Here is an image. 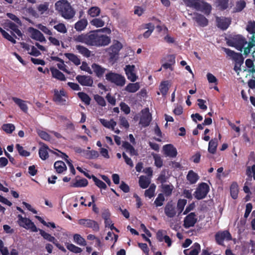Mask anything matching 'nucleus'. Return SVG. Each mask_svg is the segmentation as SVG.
Segmentation results:
<instances>
[{
  "instance_id": "obj_1",
  "label": "nucleus",
  "mask_w": 255,
  "mask_h": 255,
  "mask_svg": "<svg viewBox=\"0 0 255 255\" xmlns=\"http://www.w3.org/2000/svg\"><path fill=\"white\" fill-rule=\"evenodd\" d=\"M75 42L85 43L88 46L102 47L109 45L111 38L107 35L101 34L98 30H93L87 33L75 35L73 37Z\"/></svg>"
},
{
  "instance_id": "obj_2",
  "label": "nucleus",
  "mask_w": 255,
  "mask_h": 255,
  "mask_svg": "<svg viewBox=\"0 0 255 255\" xmlns=\"http://www.w3.org/2000/svg\"><path fill=\"white\" fill-rule=\"evenodd\" d=\"M55 9L62 17L70 19L75 15V11L67 0H59L55 3Z\"/></svg>"
},
{
  "instance_id": "obj_3",
  "label": "nucleus",
  "mask_w": 255,
  "mask_h": 255,
  "mask_svg": "<svg viewBox=\"0 0 255 255\" xmlns=\"http://www.w3.org/2000/svg\"><path fill=\"white\" fill-rule=\"evenodd\" d=\"M185 5L197 11L209 15L212 11V6L204 0H183Z\"/></svg>"
},
{
  "instance_id": "obj_4",
  "label": "nucleus",
  "mask_w": 255,
  "mask_h": 255,
  "mask_svg": "<svg viewBox=\"0 0 255 255\" xmlns=\"http://www.w3.org/2000/svg\"><path fill=\"white\" fill-rule=\"evenodd\" d=\"M123 44L118 41L114 40L113 44L106 48L107 56L110 62L114 63L119 59L120 51L123 48Z\"/></svg>"
},
{
  "instance_id": "obj_5",
  "label": "nucleus",
  "mask_w": 255,
  "mask_h": 255,
  "mask_svg": "<svg viewBox=\"0 0 255 255\" xmlns=\"http://www.w3.org/2000/svg\"><path fill=\"white\" fill-rule=\"evenodd\" d=\"M247 43L246 37L240 34L231 36L227 41L228 45L234 47L240 51H243L245 45Z\"/></svg>"
},
{
  "instance_id": "obj_6",
  "label": "nucleus",
  "mask_w": 255,
  "mask_h": 255,
  "mask_svg": "<svg viewBox=\"0 0 255 255\" xmlns=\"http://www.w3.org/2000/svg\"><path fill=\"white\" fill-rule=\"evenodd\" d=\"M106 79L118 86H123L126 82L124 76L119 73L110 72L106 75Z\"/></svg>"
},
{
  "instance_id": "obj_7",
  "label": "nucleus",
  "mask_w": 255,
  "mask_h": 255,
  "mask_svg": "<svg viewBox=\"0 0 255 255\" xmlns=\"http://www.w3.org/2000/svg\"><path fill=\"white\" fill-rule=\"evenodd\" d=\"M210 187L207 183L202 182L198 184V187L194 193V197L197 200H201L206 197L209 192Z\"/></svg>"
},
{
  "instance_id": "obj_8",
  "label": "nucleus",
  "mask_w": 255,
  "mask_h": 255,
  "mask_svg": "<svg viewBox=\"0 0 255 255\" xmlns=\"http://www.w3.org/2000/svg\"><path fill=\"white\" fill-rule=\"evenodd\" d=\"M17 218L19 221V226L22 227L26 229H30L31 231L36 233L38 231V229L31 220L26 217H23L21 215H18Z\"/></svg>"
},
{
  "instance_id": "obj_9",
  "label": "nucleus",
  "mask_w": 255,
  "mask_h": 255,
  "mask_svg": "<svg viewBox=\"0 0 255 255\" xmlns=\"http://www.w3.org/2000/svg\"><path fill=\"white\" fill-rule=\"evenodd\" d=\"M215 239L218 245L224 246V241L232 240V236L228 230L219 231L215 234Z\"/></svg>"
},
{
  "instance_id": "obj_10",
  "label": "nucleus",
  "mask_w": 255,
  "mask_h": 255,
  "mask_svg": "<svg viewBox=\"0 0 255 255\" xmlns=\"http://www.w3.org/2000/svg\"><path fill=\"white\" fill-rule=\"evenodd\" d=\"M224 51L230 57L232 58L239 65L238 69L241 67L244 62V58L241 53H236L234 50L227 48H223Z\"/></svg>"
},
{
  "instance_id": "obj_11",
  "label": "nucleus",
  "mask_w": 255,
  "mask_h": 255,
  "mask_svg": "<svg viewBox=\"0 0 255 255\" xmlns=\"http://www.w3.org/2000/svg\"><path fill=\"white\" fill-rule=\"evenodd\" d=\"M78 223L85 228L92 229L95 232H98L100 230L98 223L95 220H92V219H80L78 221Z\"/></svg>"
},
{
  "instance_id": "obj_12",
  "label": "nucleus",
  "mask_w": 255,
  "mask_h": 255,
  "mask_svg": "<svg viewBox=\"0 0 255 255\" xmlns=\"http://www.w3.org/2000/svg\"><path fill=\"white\" fill-rule=\"evenodd\" d=\"M215 19L216 26L218 28H220L223 31L226 30L232 23V18L231 17L216 16Z\"/></svg>"
},
{
  "instance_id": "obj_13",
  "label": "nucleus",
  "mask_w": 255,
  "mask_h": 255,
  "mask_svg": "<svg viewBox=\"0 0 255 255\" xmlns=\"http://www.w3.org/2000/svg\"><path fill=\"white\" fill-rule=\"evenodd\" d=\"M139 124L144 128L147 127L149 126L152 120V116L149 113V109L146 108L142 109Z\"/></svg>"
},
{
  "instance_id": "obj_14",
  "label": "nucleus",
  "mask_w": 255,
  "mask_h": 255,
  "mask_svg": "<svg viewBox=\"0 0 255 255\" xmlns=\"http://www.w3.org/2000/svg\"><path fill=\"white\" fill-rule=\"evenodd\" d=\"M124 70L128 79L130 82H134L137 80L138 77L135 73V67L134 65H126Z\"/></svg>"
},
{
  "instance_id": "obj_15",
  "label": "nucleus",
  "mask_w": 255,
  "mask_h": 255,
  "mask_svg": "<svg viewBox=\"0 0 255 255\" xmlns=\"http://www.w3.org/2000/svg\"><path fill=\"white\" fill-rule=\"evenodd\" d=\"M164 214L168 218H173L177 214L176 206L172 201L168 202L164 206Z\"/></svg>"
},
{
  "instance_id": "obj_16",
  "label": "nucleus",
  "mask_w": 255,
  "mask_h": 255,
  "mask_svg": "<svg viewBox=\"0 0 255 255\" xmlns=\"http://www.w3.org/2000/svg\"><path fill=\"white\" fill-rule=\"evenodd\" d=\"M195 213H190L186 216L184 219L183 226L186 229L194 226L197 222V218L196 217Z\"/></svg>"
},
{
  "instance_id": "obj_17",
  "label": "nucleus",
  "mask_w": 255,
  "mask_h": 255,
  "mask_svg": "<svg viewBox=\"0 0 255 255\" xmlns=\"http://www.w3.org/2000/svg\"><path fill=\"white\" fill-rule=\"evenodd\" d=\"M193 20L197 22V23L202 27L207 26L209 23V20L205 16L198 12H194Z\"/></svg>"
},
{
  "instance_id": "obj_18",
  "label": "nucleus",
  "mask_w": 255,
  "mask_h": 255,
  "mask_svg": "<svg viewBox=\"0 0 255 255\" xmlns=\"http://www.w3.org/2000/svg\"><path fill=\"white\" fill-rule=\"evenodd\" d=\"M76 79L83 86H92L94 82L90 76L78 75L76 76Z\"/></svg>"
},
{
  "instance_id": "obj_19",
  "label": "nucleus",
  "mask_w": 255,
  "mask_h": 255,
  "mask_svg": "<svg viewBox=\"0 0 255 255\" xmlns=\"http://www.w3.org/2000/svg\"><path fill=\"white\" fill-rule=\"evenodd\" d=\"M29 32L31 33L30 37L34 39L37 40L40 42H46V40L43 34L38 30L35 29V28H29Z\"/></svg>"
},
{
  "instance_id": "obj_20",
  "label": "nucleus",
  "mask_w": 255,
  "mask_h": 255,
  "mask_svg": "<svg viewBox=\"0 0 255 255\" xmlns=\"http://www.w3.org/2000/svg\"><path fill=\"white\" fill-rule=\"evenodd\" d=\"M62 96H65V93L63 89L59 92L57 90H55L53 97V101L62 105H65L66 100L63 99Z\"/></svg>"
},
{
  "instance_id": "obj_21",
  "label": "nucleus",
  "mask_w": 255,
  "mask_h": 255,
  "mask_svg": "<svg viewBox=\"0 0 255 255\" xmlns=\"http://www.w3.org/2000/svg\"><path fill=\"white\" fill-rule=\"evenodd\" d=\"M200 251V246L199 243L196 242L193 244L189 249H185L183 253L185 255H198Z\"/></svg>"
},
{
  "instance_id": "obj_22",
  "label": "nucleus",
  "mask_w": 255,
  "mask_h": 255,
  "mask_svg": "<svg viewBox=\"0 0 255 255\" xmlns=\"http://www.w3.org/2000/svg\"><path fill=\"white\" fill-rule=\"evenodd\" d=\"M163 149L164 150V153L168 156L175 157L177 155V149L175 147L171 144L164 145Z\"/></svg>"
},
{
  "instance_id": "obj_23",
  "label": "nucleus",
  "mask_w": 255,
  "mask_h": 255,
  "mask_svg": "<svg viewBox=\"0 0 255 255\" xmlns=\"http://www.w3.org/2000/svg\"><path fill=\"white\" fill-rule=\"evenodd\" d=\"M6 26L9 27L10 29H11L12 31L11 32V34L15 37L17 38L15 33H16L18 36L21 37L22 36V33L19 29L18 28V26L15 24V23L8 20L6 23Z\"/></svg>"
},
{
  "instance_id": "obj_24",
  "label": "nucleus",
  "mask_w": 255,
  "mask_h": 255,
  "mask_svg": "<svg viewBox=\"0 0 255 255\" xmlns=\"http://www.w3.org/2000/svg\"><path fill=\"white\" fill-rule=\"evenodd\" d=\"M50 70L53 78L61 81H65L66 80L64 74L59 70L54 67H51Z\"/></svg>"
},
{
  "instance_id": "obj_25",
  "label": "nucleus",
  "mask_w": 255,
  "mask_h": 255,
  "mask_svg": "<svg viewBox=\"0 0 255 255\" xmlns=\"http://www.w3.org/2000/svg\"><path fill=\"white\" fill-rule=\"evenodd\" d=\"M12 99L15 104L17 105L23 112L25 113L27 112L28 107L27 105L25 104V101L15 97H12Z\"/></svg>"
},
{
  "instance_id": "obj_26",
  "label": "nucleus",
  "mask_w": 255,
  "mask_h": 255,
  "mask_svg": "<svg viewBox=\"0 0 255 255\" xmlns=\"http://www.w3.org/2000/svg\"><path fill=\"white\" fill-rule=\"evenodd\" d=\"M99 121L104 127L108 128H111L113 130L115 129V128L117 126V122L113 119H111L109 121L104 119H100Z\"/></svg>"
},
{
  "instance_id": "obj_27",
  "label": "nucleus",
  "mask_w": 255,
  "mask_h": 255,
  "mask_svg": "<svg viewBox=\"0 0 255 255\" xmlns=\"http://www.w3.org/2000/svg\"><path fill=\"white\" fill-rule=\"evenodd\" d=\"M92 68L94 72L96 73V75L98 78H101L105 73L106 69L101 67L96 63H93Z\"/></svg>"
},
{
  "instance_id": "obj_28",
  "label": "nucleus",
  "mask_w": 255,
  "mask_h": 255,
  "mask_svg": "<svg viewBox=\"0 0 255 255\" xmlns=\"http://www.w3.org/2000/svg\"><path fill=\"white\" fill-rule=\"evenodd\" d=\"M88 24V21L86 19H82L74 24V28L76 31H81L84 30Z\"/></svg>"
},
{
  "instance_id": "obj_29",
  "label": "nucleus",
  "mask_w": 255,
  "mask_h": 255,
  "mask_svg": "<svg viewBox=\"0 0 255 255\" xmlns=\"http://www.w3.org/2000/svg\"><path fill=\"white\" fill-rule=\"evenodd\" d=\"M48 146L45 144H43V145L40 147L38 151L39 156L42 160H45L49 157V154L48 152Z\"/></svg>"
},
{
  "instance_id": "obj_30",
  "label": "nucleus",
  "mask_w": 255,
  "mask_h": 255,
  "mask_svg": "<svg viewBox=\"0 0 255 255\" xmlns=\"http://www.w3.org/2000/svg\"><path fill=\"white\" fill-rule=\"evenodd\" d=\"M75 48L78 50V52L84 57L89 58L91 56V51L85 46L77 45L75 46Z\"/></svg>"
},
{
  "instance_id": "obj_31",
  "label": "nucleus",
  "mask_w": 255,
  "mask_h": 255,
  "mask_svg": "<svg viewBox=\"0 0 255 255\" xmlns=\"http://www.w3.org/2000/svg\"><path fill=\"white\" fill-rule=\"evenodd\" d=\"M88 184V180L85 178L76 179L74 182H72L70 187L74 188L85 187Z\"/></svg>"
},
{
  "instance_id": "obj_32",
  "label": "nucleus",
  "mask_w": 255,
  "mask_h": 255,
  "mask_svg": "<svg viewBox=\"0 0 255 255\" xmlns=\"http://www.w3.org/2000/svg\"><path fill=\"white\" fill-rule=\"evenodd\" d=\"M186 178L190 184H194L198 180L199 175L193 170H190Z\"/></svg>"
},
{
  "instance_id": "obj_33",
  "label": "nucleus",
  "mask_w": 255,
  "mask_h": 255,
  "mask_svg": "<svg viewBox=\"0 0 255 255\" xmlns=\"http://www.w3.org/2000/svg\"><path fill=\"white\" fill-rule=\"evenodd\" d=\"M140 88L138 82L129 83L125 87V90L129 93H135Z\"/></svg>"
},
{
  "instance_id": "obj_34",
  "label": "nucleus",
  "mask_w": 255,
  "mask_h": 255,
  "mask_svg": "<svg viewBox=\"0 0 255 255\" xmlns=\"http://www.w3.org/2000/svg\"><path fill=\"white\" fill-rule=\"evenodd\" d=\"M170 82L168 81H164L161 82L159 85V90L163 97H165L168 90Z\"/></svg>"
},
{
  "instance_id": "obj_35",
  "label": "nucleus",
  "mask_w": 255,
  "mask_h": 255,
  "mask_svg": "<svg viewBox=\"0 0 255 255\" xmlns=\"http://www.w3.org/2000/svg\"><path fill=\"white\" fill-rule=\"evenodd\" d=\"M54 167L56 169V171L60 174L63 173L64 171L67 169V167L64 162L61 161V160H58L55 162Z\"/></svg>"
},
{
  "instance_id": "obj_36",
  "label": "nucleus",
  "mask_w": 255,
  "mask_h": 255,
  "mask_svg": "<svg viewBox=\"0 0 255 255\" xmlns=\"http://www.w3.org/2000/svg\"><path fill=\"white\" fill-rule=\"evenodd\" d=\"M218 140L217 138L212 139L210 140L208 146V151L210 153L214 154L217 150Z\"/></svg>"
},
{
  "instance_id": "obj_37",
  "label": "nucleus",
  "mask_w": 255,
  "mask_h": 255,
  "mask_svg": "<svg viewBox=\"0 0 255 255\" xmlns=\"http://www.w3.org/2000/svg\"><path fill=\"white\" fill-rule=\"evenodd\" d=\"M229 0H216V6L219 9L223 11L228 8Z\"/></svg>"
},
{
  "instance_id": "obj_38",
  "label": "nucleus",
  "mask_w": 255,
  "mask_h": 255,
  "mask_svg": "<svg viewBox=\"0 0 255 255\" xmlns=\"http://www.w3.org/2000/svg\"><path fill=\"white\" fill-rule=\"evenodd\" d=\"M162 190L166 197H169L172 194L174 187L172 184H162Z\"/></svg>"
},
{
  "instance_id": "obj_39",
  "label": "nucleus",
  "mask_w": 255,
  "mask_h": 255,
  "mask_svg": "<svg viewBox=\"0 0 255 255\" xmlns=\"http://www.w3.org/2000/svg\"><path fill=\"white\" fill-rule=\"evenodd\" d=\"M246 3L244 0H240L236 3V6L233 8V12H238L242 11L246 7Z\"/></svg>"
},
{
  "instance_id": "obj_40",
  "label": "nucleus",
  "mask_w": 255,
  "mask_h": 255,
  "mask_svg": "<svg viewBox=\"0 0 255 255\" xmlns=\"http://www.w3.org/2000/svg\"><path fill=\"white\" fill-rule=\"evenodd\" d=\"M65 56L69 60L72 61L75 65L78 66L81 63L80 59L75 55L73 53H65Z\"/></svg>"
},
{
  "instance_id": "obj_41",
  "label": "nucleus",
  "mask_w": 255,
  "mask_h": 255,
  "mask_svg": "<svg viewBox=\"0 0 255 255\" xmlns=\"http://www.w3.org/2000/svg\"><path fill=\"white\" fill-rule=\"evenodd\" d=\"M79 98L86 105H89L91 103V98L85 92H79L77 94Z\"/></svg>"
},
{
  "instance_id": "obj_42",
  "label": "nucleus",
  "mask_w": 255,
  "mask_h": 255,
  "mask_svg": "<svg viewBox=\"0 0 255 255\" xmlns=\"http://www.w3.org/2000/svg\"><path fill=\"white\" fill-rule=\"evenodd\" d=\"M230 192L231 197L233 199H236L238 198L239 190L236 183L232 184L230 187Z\"/></svg>"
},
{
  "instance_id": "obj_43",
  "label": "nucleus",
  "mask_w": 255,
  "mask_h": 255,
  "mask_svg": "<svg viewBox=\"0 0 255 255\" xmlns=\"http://www.w3.org/2000/svg\"><path fill=\"white\" fill-rule=\"evenodd\" d=\"M73 240L74 242L80 246H85L86 245L85 240L80 235L75 234L73 236Z\"/></svg>"
},
{
  "instance_id": "obj_44",
  "label": "nucleus",
  "mask_w": 255,
  "mask_h": 255,
  "mask_svg": "<svg viewBox=\"0 0 255 255\" xmlns=\"http://www.w3.org/2000/svg\"><path fill=\"white\" fill-rule=\"evenodd\" d=\"M150 182L146 177L141 176L139 179V184L142 189H146L149 186Z\"/></svg>"
},
{
  "instance_id": "obj_45",
  "label": "nucleus",
  "mask_w": 255,
  "mask_h": 255,
  "mask_svg": "<svg viewBox=\"0 0 255 255\" xmlns=\"http://www.w3.org/2000/svg\"><path fill=\"white\" fill-rule=\"evenodd\" d=\"M39 231V234L45 240L50 241L53 243L54 241H55V238L50 235V234L47 233L45 231L42 229H38Z\"/></svg>"
},
{
  "instance_id": "obj_46",
  "label": "nucleus",
  "mask_w": 255,
  "mask_h": 255,
  "mask_svg": "<svg viewBox=\"0 0 255 255\" xmlns=\"http://www.w3.org/2000/svg\"><path fill=\"white\" fill-rule=\"evenodd\" d=\"M92 179L95 183V185L98 188L106 190L107 188V184L101 180L97 178L96 176H92Z\"/></svg>"
},
{
  "instance_id": "obj_47",
  "label": "nucleus",
  "mask_w": 255,
  "mask_h": 255,
  "mask_svg": "<svg viewBox=\"0 0 255 255\" xmlns=\"http://www.w3.org/2000/svg\"><path fill=\"white\" fill-rule=\"evenodd\" d=\"M100 8L97 6L92 7L88 10V14L92 17H96L100 14Z\"/></svg>"
},
{
  "instance_id": "obj_48",
  "label": "nucleus",
  "mask_w": 255,
  "mask_h": 255,
  "mask_svg": "<svg viewBox=\"0 0 255 255\" xmlns=\"http://www.w3.org/2000/svg\"><path fill=\"white\" fill-rule=\"evenodd\" d=\"M165 201L164 195L163 193H159L154 201V204L156 207L161 206Z\"/></svg>"
},
{
  "instance_id": "obj_49",
  "label": "nucleus",
  "mask_w": 255,
  "mask_h": 255,
  "mask_svg": "<svg viewBox=\"0 0 255 255\" xmlns=\"http://www.w3.org/2000/svg\"><path fill=\"white\" fill-rule=\"evenodd\" d=\"M0 32L1 33L3 37L6 39L7 40L11 42L13 44L16 43L15 38H14L11 35H9L7 32L3 30L1 27H0Z\"/></svg>"
},
{
  "instance_id": "obj_50",
  "label": "nucleus",
  "mask_w": 255,
  "mask_h": 255,
  "mask_svg": "<svg viewBox=\"0 0 255 255\" xmlns=\"http://www.w3.org/2000/svg\"><path fill=\"white\" fill-rule=\"evenodd\" d=\"M2 128L5 132L10 133L15 130V127L13 124H4Z\"/></svg>"
},
{
  "instance_id": "obj_51",
  "label": "nucleus",
  "mask_w": 255,
  "mask_h": 255,
  "mask_svg": "<svg viewBox=\"0 0 255 255\" xmlns=\"http://www.w3.org/2000/svg\"><path fill=\"white\" fill-rule=\"evenodd\" d=\"M62 154L64 156L63 158L65 159V161L67 163L68 165L69 166V167L70 168V169L72 174L75 175V173H76V171L73 166V164H72V161L71 160H70V159H68L69 157L67 154H66L65 153H62Z\"/></svg>"
},
{
  "instance_id": "obj_52",
  "label": "nucleus",
  "mask_w": 255,
  "mask_h": 255,
  "mask_svg": "<svg viewBox=\"0 0 255 255\" xmlns=\"http://www.w3.org/2000/svg\"><path fill=\"white\" fill-rule=\"evenodd\" d=\"M94 98L98 105L102 107H105L106 106V102L103 97L96 94L94 95Z\"/></svg>"
},
{
  "instance_id": "obj_53",
  "label": "nucleus",
  "mask_w": 255,
  "mask_h": 255,
  "mask_svg": "<svg viewBox=\"0 0 255 255\" xmlns=\"http://www.w3.org/2000/svg\"><path fill=\"white\" fill-rule=\"evenodd\" d=\"M246 30L251 34L255 33V21H249L246 26Z\"/></svg>"
},
{
  "instance_id": "obj_54",
  "label": "nucleus",
  "mask_w": 255,
  "mask_h": 255,
  "mask_svg": "<svg viewBox=\"0 0 255 255\" xmlns=\"http://www.w3.org/2000/svg\"><path fill=\"white\" fill-rule=\"evenodd\" d=\"M15 147L18 153L22 156H28L30 155V152L23 149V147L19 144H16Z\"/></svg>"
},
{
  "instance_id": "obj_55",
  "label": "nucleus",
  "mask_w": 255,
  "mask_h": 255,
  "mask_svg": "<svg viewBox=\"0 0 255 255\" xmlns=\"http://www.w3.org/2000/svg\"><path fill=\"white\" fill-rule=\"evenodd\" d=\"M90 23L92 25L95 26L96 27H100L103 26L105 22L101 18H95L90 21Z\"/></svg>"
},
{
  "instance_id": "obj_56",
  "label": "nucleus",
  "mask_w": 255,
  "mask_h": 255,
  "mask_svg": "<svg viewBox=\"0 0 255 255\" xmlns=\"http://www.w3.org/2000/svg\"><path fill=\"white\" fill-rule=\"evenodd\" d=\"M99 155L98 151L96 150H87L86 151L85 156L87 158L93 159L97 158Z\"/></svg>"
},
{
  "instance_id": "obj_57",
  "label": "nucleus",
  "mask_w": 255,
  "mask_h": 255,
  "mask_svg": "<svg viewBox=\"0 0 255 255\" xmlns=\"http://www.w3.org/2000/svg\"><path fill=\"white\" fill-rule=\"evenodd\" d=\"M155 186L154 184H151L150 187L146 190L144 192V195L145 197H148L149 198L153 197L155 191Z\"/></svg>"
},
{
  "instance_id": "obj_58",
  "label": "nucleus",
  "mask_w": 255,
  "mask_h": 255,
  "mask_svg": "<svg viewBox=\"0 0 255 255\" xmlns=\"http://www.w3.org/2000/svg\"><path fill=\"white\" fill-rule=\"evenodd\" d=\"M187 204V200L185 199H179L177 203V209L181 213L184 209V207Z\"/></svg>"
},
{
  "instance_id": "obj_59",
  "label": "nucleus",
  "mask_w": 255,
  "mask_h": 255,
  "mask_svg": "<svg viewBox=\"0 0 255 255\" xmlns=\"http://www.w3.org/2000/svg\"><path fill=\"white\" fill-rule=\"evenodd\" d=\"M66 248L68 250L74 253H80L82 252V250L80 248L74 246V244L68 243Z\"/></svg>"
},
{
  "instance_id": "obj_60",
  "label": "nucleus",
  "mask_w": 255,
  "mask_h": 255,
  "mask_svg": "<svg viewBox=\"0 0 255 255\" xmlns=\"http://www.w3.org/2000/svg\"><path fill=\"white\" fill-rule=\"evenodd\" d=\"M252 173L253 174V178L255 180V164L253 165L251 167L248 166L246 170V174L250 178V180H252Z\"/></svg>"
},
{
  "instance_id": "obj_61",
  "label": "nucleus",
  "mask_w": 255,
  "mask_h": 255,
  "mask_svg": "<svg viewBox=\"0 0 255 255\" xmlns=\"http://www.w3.org/2000/svg\"><path fill=\"white\" fill-rule=\"evenodd\" d=\"M54 28L59 32L62 33H65L67 32V30L65 24L62 23H60L54 26Z\"/></svg>"
},
{
  "instance_id": "obj_62",
  "label": "nucleus",
  "mask_w": 255,
  "mask_h": 255,
  "mask_svg": "<svg viewBox=\"0 0 255 255\" xmlns=\"http://www.w3.org/2000/svg\"><path fill=\"white\" fill-rule=\"evenodd\" d=\"M6 16H7L8 18L15 22V23L17 24L21 25V21L19 19V18H18L17 16H16L15 14L12 13L7 12L6 13Z\"/></svg>"
},
{
  "instance_id": "obj_63",
  "label": "nucleus",
  "mask_w": 255,
  "mask_h": 255,
  "mask_svg": "<svg viewBox=\"0 0 255 255\" xmlns=\"http://www.w3.org/2000/svg\"><path fill=\"white\" fill-rule=\"evenodd\" d=\"M48 8L49 3L48 2H44L43 4H39L37 7L38 11L42 13L47 11Z\"/></svg>"
},
{
  "instance_id": "obj_64",
  "label": "nucleus",
  "mask_w": 255,
  "mask_h": 255,
  "mask_svg": "<svg viewBox=\"0 0 255 255\" xmlns=\"http://www.w3.org/2000/svg\"><path fill=\"white\" fill-rule=\"evenodd\" d=\"M38 28L45 34H47L49 35H52V33L51 30L49 29L48 27L46 26L43 25L41 24H39L38 25Z\"/></svg>"
}]
</instances>
